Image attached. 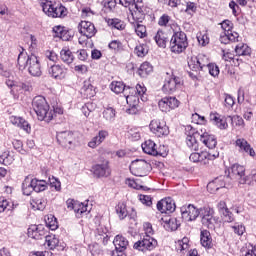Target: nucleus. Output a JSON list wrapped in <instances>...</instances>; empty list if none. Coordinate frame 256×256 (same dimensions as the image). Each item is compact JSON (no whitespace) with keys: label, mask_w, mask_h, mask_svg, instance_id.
<instances>
[{"label":"nucleus","mask_w":256,"mask_h":256,"mask_svg":"<svg viewBox=\"0 0 256 256\" xmlns=\"http://www.w3.org/2000/svg\"><path fill=\"white\" fill-rule=\"evenodd\" d=\"M221 28L223 29L224 33H233V22H231L230 20H224L221 23Z\"/></svg>","instance_id":"338daca9"},{"label":"nucleus","mask_w":256,"mask_h":256,"mask_svg":"<svg viewBox=\"0 0 256 256\" xmlns=\"http://www.w3.org/2000/svg\"><path fill=\"white\" fill-rule=\"evenodd\" d=\"M189 249V238L184 237L182 240H179L176 245V251L180 253H185Z\"/></svg>","instance_id":"603ef678"},{"label":"nucleus","mask_w":256,"mask_h":256,"mask_svg":"<svg viewBox=\"0 0 256 256\" xmlns=\"http://www.w3.org/2000/svg\"><path fill=\"white\" fill-rule=\"evenodd\" d=\"M102 115H103V118L105 119V121H109V123H113V121H115L117 112L115 111L114 108L108 107V108L104 109Z\"/></svg>","instance_id":"de8ad7c7"},{"label":"nucleus","mask_w":256,"mask_h":256,"mask_svg":"<svg viewBox=\"0 0 256 256\" xmlns=\"http://www.w3.org/2000/svg\"><path fill=\"white\" fill-rule=\"evenodd\" d=\"M107 137H109V132L107 130H100L98 135L93 137L91 141L88 142V147L91 149H96V147H99V145H101V143H103Z\"/></svg>","instance_id":"cd10ccee"},{"label":"nucleus","mask_w":256,"mask_h":256,"mask_svg":"<svg viewBox=\"0 0 256 256\" xmlns=\"http://www.w3.org/2000/svg\"><path fill=\"white\" fill-rule=\"evenodd\" d=\"M236 147H238L239 153H246L250 157H255V149L251 147V144L245 140V138H238L235 141Z\"/></svg>","instance_id":"aec40b11"},{"label":"nucleus","mask_w":256,"mask_h":256,"mask_svg":"<svg viewBox=\"0 0 256 256\" xmlns=\"http://www.w3.org/2000/svg\"><path fill=\"white\" fill-rule=\"evenodd\" d=\"M149 169H151V164L145 160H134L130 164V171L135 177H145Z\"/></svg>","instance_id":"1a4fd4ad"},{"label":"nucleus","mask_w":256,"mask_h":256,"mask_svg":"<svg viewBox=\"0 0 256 256\" xmlns=\"http://www.w3.org/2000/svg\"><path fill=\"white\" fill-rule=\"evenodd\" d=\"M116 213L119 219H125V217H127V206L124 203H118Z\"/></svg>","instance_id":"864d4df0"},{"label":"nucleus","mask_w":256,"mask_h":256,"mask_svg":"<svg viewBox=\"0 0 256 256\" xmlns=\"http://www.w3.org/2000/svg\"><path fill=\"white\" fill-rule=\"evenodd\" d=\"M182 219L184 221H195L201 213V209L195 208L192 204L181 207Z\"/></svg>","instance_id":"4468645a"},{"label":"nucleus","mask_w":256,"mask_h":256,"mask_svg":"<svg viewBox=\"0 0 256 256\" xmlns=\"http://www.w3.org/2000/svg\"><path fill=\"white\" fill-rule=\"evenodd\" d=\"M135 53L138 57H145L149 53V47L146 44H140L135 47Z\"/></svg>","instance_id":"6e6d98bb"},{"label":"nucleus","mask_w":256,"mask_h":256,"mask_svg":"<svg viewBox=\"0 0 256 256\" xmlns=\"http://www.w3.org/2000/svg\"><path fill=\"white\" fill-rule=\"evenodd\" d=\"M145 236L138 240L134 245L133 249L136 251H141L142 253H147V251H153L157 247V241L155 238L151 237L153 235V226L149 222H145L144 225Z\"/></svg>","instance_id":"f257e3e1"},{"label":"nucleus","mask_w":256,"mask_h":256,"mask_svg":"<svg viewBox=\"0 0 256 256\" xmlns=\"http://www.w3.org/2000/svg\"><path fill=\"white\" fill-rule=\"evenodd\" d=\"M230 179H235L240 185H245L249 181V177L245 175V167L239 164H233L229 170Z\"/></svg>","instance_id":"f8f14e48"},{"label":"nucleus","mask_w":256,"mask_h":256,"mask_svg":"<svg viewBox=\"0 0 256 256\" xmlns=\"http://www.w3.org/2000/svg\"><path fill=\"white\" fill-rule=\"evenodd\" d=\"M31 205L33 209H36L37 211H43L45 207H47V200L43 198H36L32 200Z\"/></svg>","instance_id":"09e8293b"},{"label":"nucleus","mask_w":256,"mask_h":256,"mask_svg":"<svg viewBox=\"0 0 256 256\" xmlns=\"http://www.w3.org/2000/svg\"><path fill=\"white\" fill-rule=\"evenodd\" d=\"M210 121H212V123L216 125L218 129H227V127H229V124H227V120L221 117L217 112L210 113Z\"/></svg>","instance_id":"c9c22d12"},{"label":"nucleus","mask_w":256,"mask_h":256,"mask_svg":"<svg viewBox=\"0 0 256 256\" xmlns=\"http://www.w3.org/2000/svg\"><path fill=\"white\" fill-rule=\"evenodd\" d=\"M109 230L104 225H99L96 229L95 239L98 243H102L103 245H107L109 242Z\"/></svg>","instance_id":"7c9ffc66"},{"label":"nucleus","mask_w":256,"mask_h":256,"mask_svg":"<svg viewBox=\"0 0 256 256\" xmlns=\"http://www.w3.org/2000/svg\"><path fill=\"white\" fill-rule=\"evenodd\" d=\"M188 67L190 71H194V73L201 71V68L199 66V60H197V56H192L190 59H188Z\"/></svg>","instance_id":"3c124183"},{"label":"nucleus","mask_w":256,"mask_h":256,"mask_svg":"<svg viewBox=\"0 0 256 256\" xmlns=\"http://www.w3.org/2000/svg\"><path fill=\"white\" fill-rule=\"evenodd\" d=\"M49 74L54 79H65L67 75V68L61 65H52L49 69Z\"/></svg>","instance_id":"2f4dec72"},{"label":"nucleus","mask_w":256,"mask_h":256,"mask_svg":"<svg viewBox=\"0 0 256 256\" xmlns=\"http://www.w3.org/2000/svg\"><path fill=\"white\" fill-rule=\"evenodd\" d=\"M57 142L62 147L71 148V144L73 143V132L71 131H62L58 132L56 135Z\"/></svg>","instance_id":"412c9836"},{"label":"nucleus","mask_w":256,"mask_h":256,"mask_svg":"<svg viewBox=\"0 0 256 256\" xmlns=\"http://www.w3.org/2000/svg\"><path fill=\"white\" fill-rule=\"evenodd\" d=\"M223 187H225V181H223L222 177L216 178L214 181L207 185L208 191H212V193L219 191V189H223Z\"/></svg>","instance_id":"c03bdc74"},{"label":"nucleus","mask_w":256,"mask_h":256,"mask_svg":"<svg viewBox=\"0 0 256 256\" xmlns=\"http://www.w3.org/2000/svg\"><path fill=\"white\" fill-rule=\"evenodd\" d=\"M45 227L43 225H31L28 228V237L31 239H43L46 235Z\"/></svg>","instance_id":"b1692460"},{"label":"nucleus","mask_w":256,"mask_h":256,"mask_svg":"<svg viewBox=\"0 0 256 256\" xmlns=\"http://www.w3.org/2000/svg\"><path fill=\"white\" fill-rule=\"evenodd\" d=\"M187 47H189L187 34L183 31L174 32L170 40V51L179 55L180 53H183Z\"/></svg>","instance_id":"423d86ee"},{"label":"nucleus","mask_w":256,"mask_h":256,"mask_svg":"<svg viewBox=\"0 0 256 256\" xmlns=\"http://www.w3.org/2000/svg\"><path fill=\"white\" fill-rule=\"evenodd\" d=\"M150 131L156 137H167L169 135V126L164 120L154 119L150 122Z\"/></svg>","instance_id":"9b49d317"},{"label":"nucleus","mask_w":256,"mask_h":256,"mask_svg":"<svg viewBox=\"0 0 256 256\" xmlns=\"http://www.w3.org/2000/svg\"><path fill=\"white\" fill-rule=\"evenodd\" d=\"M32 108L35 111L39 121L49 123V121L53 120L55 110L49 109V104L47 103L45 97L36 96L32 101Z\"/></svg>","instance_id":"f03ea898"},{"label":"nucleus","mask_w":256,"mask_h":256,"mask_svg":"<svg viewBox=\"0 0 256 256\" xmlns=\"http://www.w3.org/2000/svg\"><path fill=\"white\" fill-rule=\"evenodd\" d=\"M185 13L187 15H195L197 13V4L195 2H187Z\"/></svg>","instance_id":"680f3d73"},{"label":"nucleus","mask_w":256,"mask_h":256,"mask_svg":"<svg viewBox=\"0 0 256 256\" xmlns=\"http://www.w3.org/2000/svg\"><path fill=\"white\" fill-rule=\"evenodd\" d=\"M150 73H153V66L149 62H144L140 65L138 69V75L140 77H146Z\"/></svg>","instance_id":"49530a36"},{"label":"nucleus","mask_w":256,"mask_h":256,"mask_svg":"<svg viewBox=\"0 0 256 256\" xmlns=\"http://www.w3.org/2000/svg\"><path fill=\"white\" fill-rule=\"evenodd\" d=\"M229 119L232 125H235V127H245V121L243 120V118H241V116H229Z\"/></svg>","instance_id":"052dcab7"},{"label":"nucleus","mask_w":256,"mask_h":256,"mask_svg":"<svg viewBox=\"0 0 256 256\" xmlns=\"http://www.w3.org/2000/svg\"><path fill=\"white\" fill-rule=\"evenodd\" d=\"M95 177H109L111 175V168L109 167V161L104 160L101 164H96L92 167Z\"/></svg>","instance_id":"f3484780"},{"label":"nucleus","mask_w":256,"mask_h":256,"mask_svg":"<svg viewBox=\"0 0 256 256\" xmlns=\"http://www.w3.org/2000/svg\"><path fill=\"white\" fill-rule=\"evenodd\" d=\"M217 208L226 223H233V221H235V217L233 216V213L229 211V208H227V203L225 201H220L217 204Z\"/></svg>","instance_id":"393cba45"},{"label":"nucleus","mask_w":256,"mask_h":256,"mask_svg":"<svg viewBox=\"0 0 256 256\" xmlns=\"http://www.w3.org/2000/svg\"><path fill=\"white\" fill-rule=\"evenodd\" d=\"M80 93L84 97L91 99V97H95L97 92L95 91V86L91 84V80H85L83 82V86L80 90Z\"/></svg>","instance_id":"473e14b6"},{"label":"nucleus","mask_w":256,"mask_h":256,"mask_svg":"<svg viewBox=\"0 0 256 256\" xmlns=\"http://www.w3.org/2000/svg\"><path fill=\"white\" fill-rule=\"evenodd\" d=\"M128 21L131 23V25H134L135 33L138 37H140V39L147 37V28L145 25L141 24L143 19H137V17H135L134 22H132L133 16H129Z\"/></svg>","instance_id":"4be33fe9"},{"label":"nucleus","mask_w":256,"mask_h":256,"mask_svg":"<svg viewBox=\"0 0 256 256\" xmlns=\"http://www.w3.org/2000/svg\"><path fill=\"white\" fill-rule=\"evenodd\" d=\"M239 41H241V37L237 32H223L220 34V43L223 45H229V43H239Z\"/></svg>","instance_id":"c85d7f7f"},{"label":"nucleus","mask_w":256,"mask_h":256,"mask_svg":"<svg viewBox=\"0 0 256 256\" xmlns=\"http://www.w3.org/2000/svg\"><path fill=\"white\" fill-rule=\"evenodd\" d=\"M142 149L147 155H153V157H157V144H155L153 140H146L142 144Z\"/></svg>","instance_id":"58836bf2"},{"label":"nucleus","mask_w":256,"mask_h":256,"mask_svg":"<svg viewBox=\"0 0 256 256\" xmlns=\"http://www.w3.org/2000/svg\"><path fill=\"white\" fill-rule=\"evenodd\" d=\"M18 65L20 67H27L28 73L32 75V77H41V61L35 55L28 56L27 60L25 59V53L21 52L18 55Z\"/></svg>","instance_id":"7ed1b4c3"},{"label":"nucleus","mask_w":256,"mask_h":256,"mask_svg":"<svg viewBox=\"0 0 256 256\" xmlns=\"http://www.w3.org/2000/svg\"><path fill=\"white\" fill-rule=\"evenodd\" d=\"M200 243L202 247H205V249H212L213 238L211 237V232L208 230H202L200 234Z\"/></svg>","instance_id":"e433bc0d"},{"label":"nucleus","mask_w":256,"mask_h":256,"mask_svg":"<svg viewBox=\"0 0 256 256\" xmlns=\"http://www.w3.org/2000/svg\"><path fill=\"white\" fill-rule=\"evenodd\" d=\"M200 141L205 145V147L210 149V151H213V149L217 147V138L207 132L200 134Z\"/></svg>","instance_id":"bb28decb"},{"label":"nucleus","mask_w":256,"mask_h":256,"mask_svg":"<svg viewBox=\"0 0 256 256\" xmlns=\"http://www.w3.org/2000/svg\"><path fill=\"white\" fill-rule=\"evenodd\" d=\"M144 5L143 0H132V13L130 17H132L133 21L132 23H135V17L136 19H144L145 14L143 13Z\"/></svg>","instance_id":"6ab92c4d"},{"label":"nucleus","mask_w":256,"mask_h":256,"mask_svg":"<svg viewBox=\"0 0 256 256\" xmlns=\"http://www.w3.org/2000/svg\"><path fill=\"white\" fill-rule=\"evenodd\" d=\"M163 227L166 231H177L181 223L175 217H166L162 219Z\"/></svg>","instance_id":"72a5a7b5"},{"label":"nucleus","mask_w":256,"mask_h":256,"mask_svg":"<svg viewBox=\"0 0 256 256\" xmlns=\"http://www.w3.org/2000/svg\"><path fill=\"white\" fill-rule=\"evenodd\" d=\"M115 249L111 251V256H125L127 247H129V240L123 235H116L113 240Z\"/></svg>","instance_id":"9d476101"},{"label":"nucleus","mask_w":256,"mask_h":256,"mask_svg":"<svg viewBox=\"0 0 256 256\" xmlns=\"http://www.w3.org/2000/svg\"><path fill=\"white\" fill-rule=\"evenodd\" d=\"M187 129H190V132L186 136V145L191 149V151H199V142L197 139H200V134L195 132V129H192L191 126H188Z\"/></svg>","instance_id":"dca6fc26"},{"label":"nucleus","mask_w":256,"mask_h":256,"mask_svg":"<svg viewBox=\"0 0 256 256\" xmlns=\"http://www.w3.org/2000/svg\"><path fill=\"white\" fill-rule=\"evenodd\" d=\"M196 59L198 61L200 70L203 69V67H209V65L211 64L209 63V58L204 54H199L198 56H196Z\"/></svg>","instance_id":"4d7b16f0"},{"label":"nucleus","mask_w":256,"mask_h":256,"mask_svg":"<svg viewBox=\"0 0 256 256\" xmlns=\"http://www.w3.org/2000/svg\"><path fill=\"white\" fill-rule=\"evenodd\" d=\"M13 161H15V158H13V156H11V153L9 151H4L0 155L1 165H12Z\"/></svg>","instance_id":"8fccbe9b"},{"label":"nucleus","mask_w":256,"mask_h":256,"mask_svg":"<svg viewBox=\"0 0 256 256\" xmlns=\"http://www.w3.org/2000/svg\"><path fill=\"white\" fill-rule=\"evenodd\" d=\"M210 121H212V123L216 125L218 129H227V127H229V124H227V120L221 117L217 112L210 113Z\"/></svg>","instance_id":"f704fd0d"},{"label":"nucleus","mask_w":256,"mask_h":256,"mask_svg":"<svg viewBox=\"0 0 256 256\" xmlns=\"http://www.w3.org/2000/svg\"><path fill=\"white\" fill-rule=\"evenodd\" d=\"M41 7L42 11H44L48 17H59L61 19H63V17H67V8H65L61 3H53L49 0H43L41 2Z\"/></svg>","instance_id":"39448f33"},{"label":"nucleus","mask_w":256,"mask_h":256,"mask_svg":"<svg viewBox=\"0 0 256 256\" xmlns=\"http://www.w3.org/2000/svg\"><path fill=\"white\" fill-rule=\"evenodd\" d=\"M201 223L204 227L208 229H215V225H217V221L219 218L215 217V210L211 207L200 208Z\"/></svg>","instance_id":"6e6552de"},{"label":"nucleus","mask_w":256,"mask_h":256,"mask_svg":"<svg viewBox=\"0 0 256 256\" xmlns=\"http://www.w3.org/2000/svg\"><path fill=\"white\" fill-rule=\"evenodd\" d=\"M177 206L172 198H164L157 203V209L160 213H173Z\"/></svg>","instance_id":"a211bd4d"},{"label":"nucleus","mask_w":256,"mask_h":256,"mask_svg":"<svg viewBox=\"0 0 256 256\" xmlns=\"http://www.w3.org/2000/svg\"><path fill=\"white\" fill-rule=\"evenodd\" d=\"M219 157V151H201L191 153L189 160L192 163H200V165H209L210 161H215Z\"/></svg>","instance_id":"0eeeda50"},{"label":"nucleus","mask_w":256,"mask_h":256,"mask_svg":"<svg viewBox=\"0 0 256 256\" xmlns=\"http://www.w3.org/2000/svg\"><path fill=\"white\" fill-rule=\"evenodd\" d=\"M110 89L111 91H113V93H116L117 95H119V93H124L125 95V91H129V89H131V86H125L123 82L116 81L110 84Z\"/></svg>","instance_id":"79ce46f5"},{"label":"nucleus","mask_w":256,"mask_h":256,"mask_svg":"<svg viewBox=\"0 0 256 256\" xmlns=\"http://www.w3.org/2000/svg\"><path fill=\"white\" fill-rule=\"evenodd\" d=\"M78 31L80 35L87 37V39H91V37H95L97 28H95L93 22L81 21L78 25Z\"/></svg>","instance_id":"ddd939ff"},{"label":"nucleus","mask_w":256,"mask_h":256,"mask_svg":"<svg viewBox=\"0 0 256 256\" xmlns=\"http://www.w3.org/2000/svg\"><path fill=\"white\" fill-rule=\"evenodd\" d=\"M135 92H134V95H136L137 97H142V101H145V99L147 98H144L143 95H145V93H147V88L145 87L144 84H137L135 87Z\"/></svg>","instance_id":"5fc2aeb1"},{"label":"nucleus","mask_w":256,"mask_h":256,"mask_svg":"<svg viewBox=\"0 0 256 256\" xmlns=\"http://www.w3.org/2000/svg\"><path fill=\"white\" fill-rule=\"evenodd\" d=\"M67 209H70V211H74L76 214V217L78 219H81L83 217V214L87 211V204L76 202L73 199H68L66 201Z\"/></svg>","instance_id":"2eb2a0df"},{"label":"nucleus","mask_w":256,"mask_h":256,"mask_svg":"<svg viewBox=\"0 0 256 256\" xmlns=\"http://www.w3.org/2000/svg\"><path fill=\"white\" fill-rule=\"evenodd\" d=\"M46 245L51 249V251H64L65 250V243L58 240L55 235H48L46 236Z\"/></svg>","instance_id":"a878e982"},{"label":"nucleus","mask_w":256,"mask_h":256,"mask_svg":"<svg viewBox=\"0 0 256 256\" xmlns=\"http://www.w3.org/2000/svg\"><path fill=\"white\" fill-rule=\"evenodd\" d=\"M60 59L63 63H66V65H71L75 60V56H73V52H71L69 48H64L60 51Z\"/></svg>","instance_id":"37998d69"},{"label":"nucleus","mask_w":256,"mask_h":256,"mask_svg":"<svg viewBox=\"0 0 256 256\" xmlns=\"http://www.w3.org/2000/svg\"><path fill=\"white\" fill-rule=\"evenodd\" d=\"M108 26L112 29H117L118 31H124L126 24L124 21L118 18H112L107 20Z\"/></svg>","instance_id":"a18cd8bd"},{"label":"nucleus","mask_w":256,"mask_h":256,"mask_svg":"<svg viewBox=\"0 0 256 256\" xmlns=\"http://www.w3.org/2000/svg\"><path fill=\"white\" fill-rule=\"evenodd\" d=\"M168 103V107L171 109H177L179 107V100L175 97H164Z\"/></svg>","instance_id":"69168bd1"},{"label":"nucleus","mask_w":256,"mask_h":256,"mask_svg":"<svg viewBox=\"0 0 256 256\" xmlns=\"http://www.w3.org/2000/svg\"><path fill=\"white\" fill-rule=\"evenodd\" d=\"M207 68L212 77H217L219 75V66L216 64L210 63Z\"/></svg>","instance_id":"774afa93"},{"label":"nucleus","mask_w":256,"mask_h":256,"mask_svg":"<svg viewBox=\"0 0 256 256\" xmlns=\"http://www.w3.org/2000/svg\"><path fill=\"white\" fill-rule=\"evenodd\" d=\"M46 225L48 228H50L51 231H56L58 229L59 224L57 223V218L55 216H50L46 220Z\"/></svg>","instance_id":"bf43d9fd"},{"label":"nucleus","mask_w":256,"mask_h":256,"mask_svg":"<svg viewBox=\"0 0 256 256\" xmlns=\"http://www.w3.org/2000/svg\"><path fill=\"white\" fill-rule=\"evenodd\" d=\"M235 53L239 57H250L251 56V47L247 44L240 43L235 47Z\"/></svg>","instance_id":"a19ab883"},{"label":"nucleus","mask_w":256,"mask_h":256,"mask_svg":"<svg viewBox=\"0 0 256 256\" xmlns=\"http://www.w3.org/2000/svg\"><path fill=\"white\" fill-rule=\"evenodd\" d=\"M154 41L158 47L165 49L167 47V34L163 30H158L154 36Z\"/></svg>","instance_id":"ea45409f"},{"label":"nucleus","mask_w":256,"mask_h":256,"mask_svg":"<svg viewBox=\"0 0 256 256\" xmlns=\"http://www.w3.org/2000/svg\"><path fill=\"white\" fill-rule=\"evenodd\" d=\"M124 97L129 106L139 105V96L135 94V87L129 88L128 91L125 90Z\"/></svg>","instance_id":"4c0bfd02"},{"label":"nucleus","mask_w":256,"mask_h":256,"mask_svg":"<svg viewBox=\"0 0 256 256\" xmlns=\"http://www.w3.org/2000/svg\"><path fill=\"white\" fill-rule=\"evenodd\" d=\"M108 47L115 53H119V51H121L123 49V43H121V41H119V40H112L109 43Z\"/></svg>","instance_id":"13d9d810"},{"label":"nucleus","mask_w":256,"mask_h":256,"mask_svg":"<svg viewBox=\"0 0 256 256\" xmlns=\"http://www.w3.org/2000/svg\"><path fill=\"white\" fill-rule=\"evenodd\" d=\"M233 105H235V98L229 94L224 95V106L226 109H233Z\"/></svg>","instance_id":"e2e57ef3"},{"label":"nucleus","mask_w":256,"mask_h":256,"mask_svg":"<svg viewBox=\"0 0 256 256\" xmlns=\"http://www.w3.org/2000/svg\"><path fill=\"white\" fill-rule=\"evenodd\" d=\"M158 107H159L160 111H162L163 113H169V111H171V108H169V104H168L166 98H162L158 102Z\"/></svg>","instance_id":"0e129e2a"},{"label":"nucleus","mask_w":256,"mask_h":256,"mask_svg":"<svg viewBox=\"0 0 256 256\" xmlns=\"http://www.w3.org/2000/svg\"><path fill=\"white\" fill-rule=\"evenodd\" d=\"M47 190V181L27 176L22 183L23 195H31L33 191L41 193Z\"/></svg>","instance_id":"20e7f679"},{"label":"nucleus","mask_w":256,"mask_h":256,"mask_svg":"<svg viewBox=\"0 0 256 256\" xmlns=\"http://www.w3.org/2000/svg\"><path fill=\"white\" fill-rule=\"evenodd\" d=\"M181 86V78L180 77H172L165 80L162 90L164 93H175L177 91V87Z\"/></svg>","instance_id":"5701e85b"},{"label":"nucleus","mask_w":256,"mask_h":256,"mask_svg":"<svg viewBox=\"0 0 256 256\" xmlns=\"http://www.w3.org/2000/svg\"><path fill=\"white\" fill-rule=\"evenodd\" d=\"M10 122L12 125L19 127V129H23L26 133H31V124L25 120L23 117L11 116Z\"/></svg>","instance_id":"c756f323"}]
</instances>
